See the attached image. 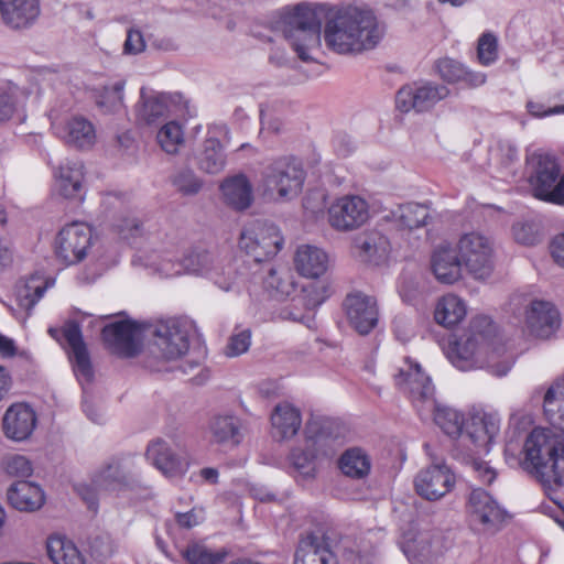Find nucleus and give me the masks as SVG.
Here are the masks:
<instances>
[{"label": "nucleus", "instance_id": "nucleus-50", "mask_svg": "<svg viewBox=\"0 0 564 564\" xmlns=\"http://www.w3.org/2000/svg\"><path fill=\"white\" fill-rule=\"evenodd\" d=\"M156 139L163 151L175 154L184 143V132L178 122L170 121L161 127Z\"/></svg>", "mask_w": 564, "mask_h": 564}, {"label": "nucleus", "instance_id": "nucleus-41", "mask_svg": "<svg viewBox=\"0 0 564 564\" xmlns=\"http://www.w3.org/2000/svg\"><path fill=\"white\" fill-rule=\"evenodd\" d=\"M209 432L217 444L238 445L243 437L240 419L229 414L214 416L209 423Z\"/></svg>", "mask_w": 564, "mask_h": 564}, {"label": "nucleus", "instance_id": "nucleus-38", "mask_svg": "<svg viewBox=\"0 0 564 564\" xmlns=\"http://www.w3.org/2000/svg\"><path fill=\"white\" fill-rule=\"evenodd\" d=\"M170 96L163 93H148L141 89L140 100L135 105V116L140 122L151 124L169 112Z\"/></svg>", "mask_w": 564, "mask_h": 564}, {"label": "nucleus", "instance_id": "nucleus-8", "mask_svg": "<svg viewBox=\"0 0 564 564\" xmlns=\"http://www.w3.org/2000/svg\"><path fill=\"white\" fill-rule=\"evenodd\" d=\"M384 532L380 528L352 530L334 542L336 553L351 564H372L378 557Z\"/></svg>", "mask_w": 564, "mask_h": 564}, {"label": "nucleus", "instance_id": "nucleus-26", "mask_svg": "<svg viewBox=\"0 0 564 564\" xmlns=\"http://www.w3.org/2000/svg\"><path fill=\"white\" fill-rule=\"evenodd\" d=\"M128 462L113 459L98 470L94 485L99 490L121 494L134 487Z\"/></svg>", "mask_w": 564, "mask_h": 564}, {"label": "nucleus", "instance_id": "nucleus-1", "mask_svg": "<svg viewBox=\"0 0 564 564\" xmlns=\"http://www.w3.org/2000/svg\"><path fill=\"white\" fill-rule=\"evenodd\" d=\"M447 357L457 369L468 371L486 367L498 378L508 375L513 357L496 338V326L487 316H477L463 336L448 349Z\"/></svg>", "mask_w": 564, "mask_h": 564}, {"label": "nucleus", "instance_id": "nucleus-59", "mask_svg": "<svg viewBox=\"0 0 564 564\" xmlns=\"http://www.w3.org/2000/svg\"><path fill=\"white\" fill-rule=\"evenodd\" d=\"M17 87L0 90V122L11 118L15 109Z\"/></svg>", "mask_w": 564, "mask_h": 564}, {"label": "nucleus", "instance_id": "nucleus-63", "mask_svg": "<svg viewBox=\"0 0 564 564\" xmlns=\"http://www.w3.org/2000/svg\"><path fill=\"white\" fill-rule=\"evenodd\" d=\"M145 44L140 31H129L124 42V52L129 54H137L144 50Z\"/></svg>", "mask_w": 564, "mask_h": 564}, {"label": "nucleus", "instance_id": "nucleus-40", "mask_svg": "<svg viewBox=\"0 0 564 564\" xmlns=\"http://www.w3.org/2000/svg\"><path fill=\"white\" fill-rule=\"evenodd\" d=\"M61 134L67 144L78 149H89L96 141L94 124L82 116L69 118L63 126Z\"/></svg>", "mask_w": 564, "mask_h": 564}, {"label": "nucleus", "instance_id": "nucleus-5", "mask_svg": "<svg viewBox=\"0 0 564 564\" xmlns=\"http://www.w3.org/2000/svg\"><path fill=\"white\" fill-rule=\"evenodd\" d=\"M148 338V366L160 369L159 362L174 361L189 348L191 326L178 318L160 319L144 325Z\"/></svg>", "mask_w": 564, "mask_h": 564}, {"label": "nucleus", "instance_id": "nucleus-16", "mask_svg": "<svg viewBox=\"0 0 564 564\" xmlns=\"http://www.w3.org/2000/svg\"><path fill=\"white\" fill-rule=\"evenodd\" d=\"M449 95V89L432 82L412 83L401 87L395 96V106L402 112H424Z\"/></svg>", "mask_w": 564, "mask_h": 564}, {"label": "nucleus", "instance_id": "nucleus-19", "mask_svg": "<svg viewBox=\"0 0 564 564\" xmlns=\"http://www.w3.org/2000/svg\"><path fill=\"white\" fill-rule=\"evenodd\" d=\"M452 469L443 462H435L420 470L414 478L416 494L425 500L435 501L447 495L455 486Z\"/></svg>", "mask_w": 564, "mask_h": 564}, {"label": "nucleus", "instance_id": "nucleus-24", "mask_svg": "<svg viewBox=\"0 0 564 564\" xmlns=\"http://www.w3.org/2000/svg\"><path fill=\"white\" fill-rule=\"evenodd\" d=\"M147 458L166 477H177L186 473L188 462L183 453H176L164 440L152 441L147 448Z\"/></svg>", "mask_w": 564, "mask_h": 564}, {"label": "nucleus", "instance_id": "nucleus-12", "mask_svg": "<svg viewBox=\"0 0 564 564\" xmlns=\"http://www.w3.org/2000/svg\"><path fill=\"white\" fill-rule=\"evenodd\" d=\"M283 237L273 224L254 221L243 228L239 246L254 261H263L275 256L283 246Z\"/></svg>", "mask_w": 564, "mask_h": 564}, {"label": "nucleus", "instance_id": "nucleus-31", "mask_svg": "<svg viewBox=\"0 0 564 564\" xmlns=\"http://www.w3.org/2000/svg\"><path fill=\"white\" fill-rule=\"evenodd\" d=\"M84 165L79 161L67 160L62 163L56 172V188L65 198H78L84 196Z\"/></svg>", "mask_w": 564, "mask_h": 564}, {"label": "nucleus", "instance_id": "nucleus-23", "mask_svg": "<svg viewBox=\"0 0 564 564\" xmlns=\"http://www.w3.org/2000/svg\"><path fill=\"white\" fill-rule=\"evenodd\" d=\"M337 555L329 536L310 534L300 541L293 564H337Z\"/></svg>", "mask_w": 564, "mask_h": 564}, {"label": "nucleus", "instance_id": "nucleus-22", "mask_svg": "<svg viewBox=\"0 0 564 564\" xmlns=\"http://www.w3.org/2000/svg\"><path fill=\"white\" fill-rule=\"evenodd\" d=\"M37 424V416L31 405L24 402L11 404L2 419V431L7 438L23 442L31 437Z\"/></svg>", "mask_w": 564, "mask_h": 564}, {"label": "nucleus", "instance_id": "nucleus-18", "mask_svg": "<svg viewBox=\"0 0 564 564\" xmlns=\"http://www.w3.org/2000/svg\"><path fill=\"white\" fill-rule=\"evenodd\" d=\"M143 337H145L144 325L130 319L111 323L102 329V338L107 347L123 357L134 356L140 349Z\"/></svg>", "mask_w": 564, "mask_h": 564}, {"label": "nucleus", "instance_id": "nucleus-60", "mask_svg": "<svg viewBox=\"0 0 564 564\" xmlns=\"http://www.w3.org/2000/svg\"><path fill=\"white\" fill-rule=\"evenodd\" d=\"M491 156L503 166H509L518 160V150L509 142H499L497 147L491 150Z\"/></svg>", "mask_w": 564, "mask_h": 564}, {"label": "nucleus", "instance_id": "nucleus-13", "mask_svg": "<svg viewBox=\"0 0 564 564\" xmlns=\"http://www.w3.org/2000/svg\"><path fill=\"white\" fill-rule=\"evenodd\" d=\"M401 547L411 564H434L447 546L441 532L412 527L403 533Z\"/></svg>", "mask_w": 564, "mask_h": 564}, {"label": "nucleus", "instance_id": "nucleus-17", "mask_svg": "<svg viewBox=\"0 0 564 564\" xmlns=\"http://www.w3.org/2000/svg\"><path fill=\"white\" fill-rule=\"evenodd\" d=\"M218 263L219 261L212 252L205 249L196 248L185 253L176 265L173 264L172 268L169 269L165 264H163L162 269L165 271H171L172 274H181L184 272L187 274L207 278L219 290L234 289L238 284L236 280H232L231 284L228 285L225 284V281L220 275L221 272L214 273V270ZM231 278L235 279L234 276Z\"/></svg>", "mask_w": 564, "mask_h": 564}, {"label": "nucleus", "instance_id": "nucleus-9", "mask_svg": "<svg viewBox=\"0 0 564 564\" xmlns=\"http://www.w3.org/2000/svg\"><path fill=\"white\" fill-rule=\"evenodd\" d=\"M466 512L471 529L486 535H492L500 531L508 517L507 511L497 500L480 488L470 491Z\"/></svg>", "mask_w": 564, "mask_h": 564}, {"label": "nucleus", "instance_id": "nucleus-14", "mask_svg": "<svg viewBox=\"0 0 564 564\" xmlns=\"http://www.w3.org/2000/svg\"><path fill=\"white\" fill-rule=\"evenodd\" d=\"M327 215L328 224L336 231H352L368 221L370 206L360 195L347 194L330 204Z\"/></svg>", "mask_w": 564, "mask_h": 564}, {"label": "nucleus", "instance_id": "nucleus-2", "mask_svg": "<svg viewBox=\"0 0 564 564\" xmlns=\"http://www.w3.org/2000/svg\"><path fill=\"white\" fill-rule=\"evenodd\" d=\"M395 383L409 393L420 415L432 413L436 425L449 437L457 438L460 445L466 425L464 414L454 408L436 402L431 378L422 371L417 362L405 358L395 375Z\"/></svg>", "mask_w": 564, "mask_h": 564}, {"label": "nucleus", "instance_id": "nucleus-64", "mask_svg": "<svg viewBox=\"0 0 564 564\" xmlns=\"http://www.w3.org/2000/svg\"><path fill=\"white\" fill-rule=\"evenodd\" d=\"M550 249L554 262L564 268V232L553 238Z\"/></svg>", "mask_w": 564, "mask_h": 564}, {"label": "nucleus", "instance_id": "nucleus-7", "mask_svg": "<svg viewBox=\"0 0 564 564\" xmlns=\"http://www.w3.org/2000/svg\"><path fill=\"white\" fill-rule=\"evenodd\" d=\"M527 162L533 196L564 206V173L555 158L546 153H532Z\"/></svg>", "mask_w": 564, "mask_h": 564}, {"label": "nucleus", "instance_id": "nucleus-57", "mask_svg": "<svg viewBox=\"0 0 564 564\" xmlns=\"http://www.w3.org/2000/svg\"><path fill=\"white\" fill-rule=\"evenodd\" d=\"M251 345L250 329L236 330L229 338L226 347V354L236 357L245 354Z\"/></svg>", "mask_w": 564, "mask_h": 564}, {"label": "nucleus", "instance_id": "nucleus-28", "mask_svg": "<svg viewBox=\"0 0 564 564\" xmlns=\"http://www.w3.org/2000/svg\"><path fill=\"white\" fill-rule=\"evenodd\" d=\"M431 268L437 281L453 284L463 276V263L455 247L440 245L431 257Z\"/></svg>", "mask_w": 564, "mask_h": 564}, {"label": "nucleus", "instance_id": "nucleus-52", "mask_svg": "<svg viewBox=\"0 0 564 564\" xmlns=\"http://www.w3.org/2000/svg\"><path fill=\"white\" fill-rule=\"evenodd\" d=\"M172 184L183 195H195L203 186L202 180L189 169L176 171L172 176Z\"/></svg>", "mask_w": 564, "mask_h": 564}, {"label": "nucleus", "instance_id": "nucleus-48", "mask_svg": "<svg viewBox=\"0 0 564 564\" xmlns=\"http://www.w3.org/2000/svg\"><path fill=\"white\" fill-rule=\"evenodd\" d=\"M198 164L200 170L209 174H217L224 170L226 159L221 144L217 139L209 138L205 141Z\"/></svg>", "mask_w": 564, "mask_h": 564}, {"label": "nucleus", "instance_id": "nucleus-43", "mask_svg": "<svg viewBox=\"0 0 564 564\" xmlns=\"http://www.w3.org/2000/svg\"><path fill=\"white\" fill-rule=\"evenodd\" d=\"M47 555L54 564H86L77 546L66 538L53 535L46 542Z\"/></svg>", "mask_w": 564, "mask_h": 564}, {"label": "nucleus", "instance_id": "nucleus-55", "mask_svg": "<svg viewBox=\"0 0 564 564\" xmlns=\"http://www.w3.org/2000/svg\"><path fill=\"white\" fill-rule=\"evenodd\" d=\"M436 68L440 76L449 84L459 83L466 77V67L453 58L440 59Z\"/></svg>", "mask_w": 564, "mask_h": 564}, {"label": "nucleus", "instance_id": "nucleus-62", "mask_svg": "<svg viewBox=\"0 0 564 564\" xmlns=\"http://www.w3.org/2000/svg\"><path fill=\"white\" fill-rule=\"evenodd\" d=\"M175 519L181 528L191 529L204 520V514L202 510L192 509L187 512L176 513Z\"/></svg>", "mask_w": 564, "mask_h": 564}, {"label": "nucleus", "instance_id": "nucleus-3", "mask_svg": "<svg viewBox=\"0 0 564 564\" xmlns=\"http://www.w3.org/2000/svg\"><path fill=\"white\" fill-rule=\"evenodd\" d=\"M383 35L376 15L369 10L348 8L329 18L324 39L329 48L339 54H358L372 50Z\"/></svg>", "mask_w": 564, "mask_h": 564}, {"label": "nucleus", "instance_id": "nucleus-61", "mask_svg": "<svg viewBox=\"0 0 564 564\" xmlns=\"http://www.w3.org/2000/svg\"><path fill=\"white\" fill-rule=\"evenodd\" d=\"M471 468L482 484L490 485L497 477L496 469L488 462L475 459Z\"/></svg>", "mask_w": 564, "mask_h": 564}, {"label": "nucleus", "instance_id": "nucleus-6", "mask_svg": "<svg viewBox=\"0 0 564 564\" xmlns=\"http://www.w3.org/2000/svg\"><path fill=\"white\" fill-rule=\"evenodd\" d=\"M305 180L304 170L294 158H280L264 167L258 189L271 200L290 199L296 196Z\"/></svg>", "mask_w": 564, "mask_h": 564}, {"label": "nucleus", "instance_id": "nucleus-30", "mask_svg": "<svg viewBox=\"0 0 564 564\" xmlns=\"http://www.w3.org/2000/svg\"><path fill=\"white\" fill-rule=\"evenodd\" d=\"M9 505L23 512H34L42 508L45 496L42 488L31 481H17L7 490Z\"/></svg>", "mask_w": 564, "mask_h": 564}, {"label": "nucleus", "instance_id": "nucleus-33", "mask_svg": "<svg viewBox=\"0 0 564 564\" xmlns=\"http://www.w3.org/2000/svg\"><path fill=\"white\" fill-rule=\"evenodd\" d=\"M272 434L280 440L294 437L302 425L301 412L289 402L278 403L270 416Z\"/></svg>", "mask_w": 564, "mask_h": 564}, {"label": "nucleus", "instance_id": "nucleus-56", "mask_svg": "<svg viewBox=\"0 0 564 564\" xmlns=\"http://www.w3.org/2000/svg\"><path fill=\"white\" fill-rule=\"evenodd\" d=\"M219 272H221L220 275L224 279L225 284H231V281L234 280L231 276H234L235 280L238 282V284L234 289L223 290L224 292L239 294L242 291V289L246 285V278L245 274H242L234 263L228 262L225 264L219 261V263L214 270V273Z\"/></svg>", "mask_w": 564, "mask_h": 564}, {"label": "nucleus", "instance_id": "nucleus-27", "mask_svg": "<svg viewBox=\"0 0 564 564\" xmlns=\"http://www.w3.org/2000/svg\"><path fill=\"white\" fill-rule=\"evenodd\" d=\"M388 238L379 231H365L352 240V253L360 261L370 264H380L390 253Z\"/></svg>", "mask_w": 564, "mask_h": 564}, {"label": "nucleus", "instance_id": "nucleus-47", "mask_svg": "<svg viewBox=\"0 0 564 564\" xmlns=\"http://www.w3.org/2000/svg\"><path fill=\"white\" fill-rule=\"evenodd\" d=\"M181 554L188 564H221L227 555L223 550H213L199 542L189 543Z\"/></svg>", "mask_w": 564, "mask_h": 564}, {"label": "nucleus", "instance_id": "nucleus-29", "mask_svg": "<svg viewBox=\"0 0 564 564\" xmlns=\"http://www.w3.org/2000/svg\"><path fill=\"white\" fill-rule=\"evenodd\" d=\"M1 19L11 29L30 26L40 15L39 0H0Z\"/></svg>", "mask_w": 564, "mask_h": 564}, {"label": "nucleus", "instance_id": "nucleus-58", "mask_svg": "<svg viewBox=\"0 0 564 564\" xmlns=\"http://www.w3.org/2000/svg\"><path fill=\"white\" fill-rule=\"evenodd\" d=\"M141 226L140 219L130 214L121 217L115 224L116 230L124 239L138 236L141 232Z\"/></svg>", "mask_w": 564, "mask_h": 564}, {"label": "nucleus", "instance_id": "nucleus-21", "mask_svg": "<svg viewBox=\"0 0 564 564\" xmlns=\"http://www.w3.org/2000/svg\"><path fill=\"white\" fill-rule=\"evenodd\" d=\"M344 306L349 324L360 334H369L378 324L377 300L362 292L347 295Z\"/></svg>", "mask_w": 564, "mask_h": 564}, {"label": "nucleus", "instance_id": "nucleus-51", "mask_svg": "<svg viewBox=\"0 0 564 564\" xmlns=\"http://www.w3.org/2000/svg\"><path fill=\"white\" fill-rule=\"evenodd\" d=\"M512 232L516 241L524 246H534L542 238L540 225L534 220L516 223Z\"/></svg>", "mask_w": 564, "mask_h": 564}, {"label": "nucleus", "instance_id": "nucleus-20", "mask_svg": "<svg viewBox=\"0 0 564 564\" xmlns=\"http://www.w3.org/2000/svg\"><path fill=\"white\" fill-rule=\"evenodd\" d=\"M524 324L530 335L546 339L560 328L561 317L553 303L534 300L525 307Z\"/></svg>", "mask_w": 564, "mask_h": 564}, {"label": "nucleus", "instance_id": "nucleus-49", "mask_svg": "<svg viewBox=\"0 0 564 564\" xmlns=\"http://www.w3.org/2000/svg\"><path fill=\"white\" fill-rule=\"evenodd\" d=\"M124 82L104 86L95 96L96 105L106 113L116 112L122 107Z\"/></svg>", "mask_w": 564, "mask_h": 564}, {"label": "nucleus", "instance_id": "nucleus-35", "mask_svg": "<svg viewBox=\"0 0 564 564\" xmlns=\"http://www.w3.org/2000/svg\"><path fill=\"white\" fill-rule=\"evenodd\" d=\"M220 192L225 203L237 210L247 209L253 200L252 185L245 174L225 178Z\"/></svg>", "mask_w": 564, "mask_h": 564}, {"label": "nucleus", "instance_id": "nucleus-42", "mask_svg": "<svg viewBox=\"0 0 564 564\" xmlns=\"http://www.w3.org/2000/svg\"><path fill=\"white\" fill-rule=\"evenodd\" d=\"M467 308L465 302L455 294L442 296L435 306L434 318L444 327H453L464 319Z\"/></svg>", "mask_w": 564, "mask_h": 564}, {"label": "nucleus", "instance_id": "nucleus-32", "mask_svg": "<svg viewBox=\"0 0 564 564\" xmlns=\"http://www.w3.org/2000/svg\"><path fill=\"white\" fill-rule=\"evenodd\" d=\"M294 264L301 275L317 279L327 271L328 256L316 246L302 245L295 252Z\"/></svg>", "mask_w": 564, "mask_h": 564}, {"label": "nucleus", "instance_id": "nucleus-34", "mask_svg": "<svg viewBox=\"0 0 564 564\" xmlns=\"http://www.w3.org/2000/svg\"><path fill=\"white\" fill-rule=\"evenodd\" d=\"M286 41L300 59L315 61L321 50V21L290 33Z\"/></svg>", "mask_w": 564, "mask_h": 564}, {"label": "nucleus", "instance_id": "nucleus-54", "mask_svg": "<svg viewBox=\"0 0 564 564\" xmlns=\"http://www.w3.org/2000/svg\"><path fill=\"white\" fill-rule=\"evenodd\" d=\"M2 468L12 477H30L33 473V465L29 458L20 454L8 455L2 459Z\"/></svg>", "mask_w": 564, "mask_h": 564}, {"label": "nucleus", "instance_id": "nucleus-4", "mask_svg": "<svg viewBox=\"0 0 564 564\" xmlns=\"http://www.w3.org/2000/svg\"><path fill=\"white\" fill-rule=\"evenodd\" d=\"M346 426L334 419H312L305 427V443L294 447L290 464L303 477H314L318 456H332L346 440Z\"/></svg>", "mask_w": 564, "mask_h": 564}, {"label": "nucleus", "instance_id": "nucleus-37", "mask_svg": "<svg viewBox=\"0 0 564 564\" xmlns=\"http://www.w3.org/2000/svg\"><path fill=\"white\" fill-rule=\"evenodd\" d=\"M543 413L555 430L564 432V375L556 378L545 390Z\"/></svg>", "mask_w": 564, "mask_h": 564}, {"label": "nucleus", "instance_id": "nucleus-53", "mask_svg": "<svg viewBox=\"0 0 564 564\" xmlns=\"http://www.w3.org/2000/svg\"><path fill=\"white\" fill-rule=\"evenodd\" d=\"M477 57L481 65L489 66L498 58V39L492 32H485L478 39Z\"/></svg>", "mask_w": 564, "mask_h": 564}, {"label": "nucleus", "instance_id": "nucleus-46", "mask_svg": "<svg viewBox=\"0 0 564 564\" xmlns=\"http://www.w3.org/2000/svg\"><path fill=\"white\" fill-rule=\"evenodd\" d=\"M394 219L400 226L413 229L424 226L430 217L427 206L419 203H406L400 205L393 212Z\"/></svg>", "mask_w": 564, "mask_h": 564}, {"label": "nucleus", "instance_id": "nucleus-10", "mask_svg": "<svg viewBox=\"0 0 564 564\" xmlns=\"http://www.w3.org/2000/svg\"><path fill=\"white\" fill-rule=\"evenodd\" d=\"M455 249L469 274L475 279H486L494 269V243L491 239L478 231L459 237Z\"/></svg>", "mask_w": 564, "mask_h": 564}, {"label": "nucleus", "instance_id": "nucleus-15", "mask_svg": "<svg viewBox=\"0 0 564 564\" xmlns=\"http://www.w3.org/2000/svg\"><path fill=\"white\" fill-rule=\"evenodd\" d=\"M93 246V229L83 221L65 225L55 239V253L66 264L84 260Z\"/></svg>", "mask_w": 564, "mask_h": 564}, {"label": "nucleus", "instance_id": "nucleus-39", "mask_svg": "<svg viewBox=\"0 0 564 564\" xmlns=\"http://www.w3.org/2000/svg\"><path fill=\"white\" fill-rule=\"evenodd\" d=\"M55 280L33 274L20 281L15 286V300L20 308L30 311L40 301L47 289L52 288Z\"/></svg>", "mask_w": 564, "mask_h": 564}, {"label": "nucleus", "instance_id": "nucleus-11", "mask_svg": "<svg viewBox=\"0 0 564 564\" xmlns=\"http://www.w3.org/2000/svg\"><path fill=\"white\" fill-rule=\"evenodd\" d=\"M500 429L501 416L498 412L476 410L466 421L460 446L468 454L488 453L499 436Z\"/></svg>", "mask_w": 564, "mask_h": 564}, {"label": "nucleus", "instance_id": "nucleus-45", "mask_svg": "<svg viewBox=\"0 0 564 564\" xmlns=\"http://www.w3.org/2000/svg\"><path fill=\"white\" fill-rule=\"evenodd\" d=\"M339 468L346 476L360 479L366 477L371 468L368 454L360 447H352L343 453Z\"/></svg>", "mask_w": 564, "mask_h": 564}, {"label": "nucleus", "instance_id": "nucleus-25", "mask_svg": "<svg viewBox=\"0 0 564 564\" xmlns=\"http://www.w3.org/2000/svg\"><path fill=\"white\" fill-rule=\"evenodd\" d=\"M62 334L68 346V356L75 375L80 380L89 382L94 375L93 367L79 325L75 322H68L63 327Z\"/></svg>", "mask_w": 564, "mask_h": 564}, {"label": "nucleus", "instance_id": "nucleus-44", "mask_svg": "<svg viewBox=\"0 0 564 564\" xmlns=\"http://www.w3.org/2000/svg\"><path fill=\"white\" fill-rule=\"evenodd\" d=\"M263 285L270 296L275 300H285L295 291L293 275L286 268H270Z\"/></svg>", "mask_w": 564, "mask_h": 564}, {"label": "nucleus", "instance_id": "nucleus-36", "mask_svg": "<svg viewBox=\"0 0 564 564\" xmlns=\"http://www.w3.org/2000/svg\"><path fill=\"white\" fill-rule=\"evenodd\" d=\"M313 8L307 3H297L293 7H284L279 11L278 28L284 33L285 39L297 29H304L318 22Z\"/></svg>", "mask_w": 564, "mask_h": 564}]
</instances>
